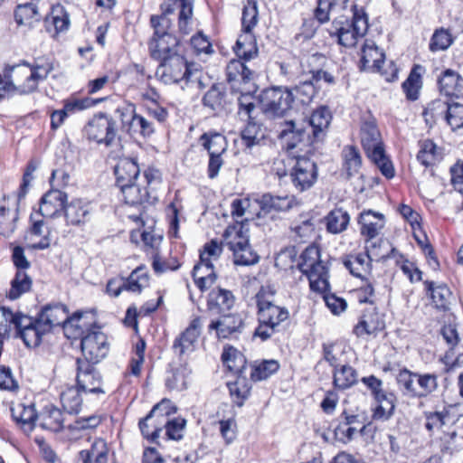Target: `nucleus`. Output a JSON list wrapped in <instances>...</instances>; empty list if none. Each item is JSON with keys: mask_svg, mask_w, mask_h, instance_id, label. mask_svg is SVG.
<instances>
[{"mask_svg": "<svg viewBox=\"0 0 463 463\" xmlns=\"http://www.w3.org/2000/svg\"><path fill=\"white\" fill-rule=\"evenodd\" d=\"M52 70V61L46 58L36 59L31 65L21 63L6 68L5 79L0 75V99L14 93L34 91Z\"/></svg>", "mask_w": 463, "mask_h": 463, "instance_id": "1", "label": "nucleus"}, {"mask_svg": "<svg viewBox=\"0 0 463 463\" xmlns=\"http://www.w3.org/2000/svg\"><path fill=\"white\" fill-rule=\"evenodd\" d=\"M161 14L151 16V24L154 27V37L150 43L152 56L161 61L156 69V76L165 83H171L170 61L172 59L171 43L173 41L174 29L171 15L174 10V0H165L160 6Z\"/></svg>", "mask_w": 463, "mask_h": 463, "instance_id": "2", "label": "nucleus"}, {"mask_svg": "<svg viewBox=\"0 0 463 463\" xmlns=\"http://www.w3.org/2000/svg\"><path fill=\"white\" fill-rule=\"evenodd\" d=\"M276 290L269 286H262L255 295L258 326L253 335L267 341L284 329V323L289 317L288 308L274 303Z\"/></svg>", "mask_w": 463, "mask_h": 463, "instance_id": "3", "label": "nucleus"}, {"mask_svg": "<svg viewBox=\"0 0 463 463\" xmlns=\"http://www.w3.org/2000/svg\"><path fill=\"white\" fill-rule=\"evenodd\" d=\"M68 201V194L61 189H51L46 192L39 202L38 210L33 209L29 217L30 233L34 236H41V240L33 245L35 250H45L51 245V232L48 230L43 233V228L45 225L44 219H54L60 217L64 211Z\"/></svg>", "mask_w": 463, "mask_h": 463, "instance_id": "4", "label": "nucleus"}, {"mask_svg": "<svg viewBox=\"0 0 463 463\" xmlns=\"http://www.w3.org/2000/svg\"><path fill=\"white\" fill-rule=\"evenodd\" d=\"M137 228L129 233L131 243L139 248L147 258L152 260V268L156 273H163L167 269V263L161 257L163 235L155 228L156 220L152 215L144 224L134 223Z\"/></svg>", "mask_w": 463, "mask_h": 463, "instance_id": "5", "label": "nucleus"}, {"mask_svg": "<svg viewBox=\"0 0 463 463\" xmlns=\"http://www.w3.org/2000/svg\"><path fill=\"white\" fill-rule=\"evenodd\" d=\"M0 311L5 320L14 325L15 337L20 338L29 348L39 346L43 337L49 333L37 315L31 317L20 311L13 312L5 306H0Z\"/></svg>", "mask_w": 463, "mask_h": 463, "instance_id": "6", "label": "nucleus"}, {"mask_svg": "<svg viewBox=\"0 0 463 463\" xmlns=\"http://www.w3.org/2000/svg\"><path fill=\"white\" fill-rule=\"evenodd\" d=\"M367 30V14L354 5L353 18L351 20L346 16L335 18L328 29V33L332 38L336 39L338 44L351 48L356 44L359 38L365 35Z\"/></svg>", "mask_w": 463, "mask_h": 463, "instance_id": "7", "label": "nucleus"}, {"mask_svg": "<svg viewBox=\"0 0 463 463\" xmlns=\"http://www.w3.org/2000/svg\"><path fill=\"white\" fill-rule=\"evenodd\" d=\"M297 268L308 279L311 290L325 293L329 289L328 268L321 260L318 247H307L299 256Z\"/></svg>", "mask_w": 463, "mask_h": 463, "instance_id": "8", "label": "nucleus"}, {"mask_svg": "<svg viewBox=\"0 0 463 463\" xmlns=\"http://www.w3.org/2000/svg\"><path fill=\"white\" fill-rule=\"evenodd\" d=\"M123 202L128 206L125 210V218L133 222L144 224L149 221L150 207L146 204L150 197L148 188L140 186L136 182L124 187H119Z\"/></svg>", "mask_w": 463, "mask_h": 463, "instance_id": "9", "label": "nucleus"}, {"mask_svg": "<svg viewBox=\"0 0 463 463\" xmlns=\"http://www.w3.org/2000/svg\"><path fill=\"white\" fill-rule=\"evenodd\" d=\"M260 110L268 118H282L294 109L289 88L273 86L263 90L259 95Z\"/></svg>", "mask_w": 463, "mask_h": 463, "instance_id": "10", "label": "nucleus"}, {"mask_svg": "<svg viewBox=\"0 0 463 463\" xmlns=\"http://www.w3.org/2000/svg\"><path fill=\"white\" fill-rule=\"evenodd\" d=\"M229 249L233 253L234 264L250 266L259 261L258 254L251 249L249 243V236L241 225L228 227L224 232Z\"/></svg>", "mask_w": 463, "mask_h": 463, "instance_id": "11", "label": "nucleus"}, {"mask_svg": "<svg viewBox=\"0 0 463 463\" xmlns=\"http://www.w3.org/2000/svg\"><path fill=\"white\" fill-rule=\"evenodd\" d=\"M97 364L87 360L76 359L75 384L83 391L96 396L105 395L104 381L99 371L95 367Z\"/></svg>", "mask_w": 463, "mask_h": 463, "instance_id": "12", "label": "nucleus"}, {"mask_svg": "<svg viewBox=\"0 0 463 463\" xmlns=\"http://www.w3.org/2000/svg\"><path fill=\"white\" fill-rule=\"evenodd\" d=\"M110 348L108 335L102 331V326L85 335L80 340L82 357L90 363L99 364L109 354Z\"/></svg>", "mask_w": 463, "mask_h": 463, "instance_id": "13", "label": "nucleus"}, {"mask_svg": "<svg viewBox=\"0 0 463 463\" xmlns=\"http://www.w3.org/2000/svg\"><path fill=\"white\" fill-rule=\"evenodd\" d=\"M101 325L97 321L95 314L89 311L78 310L68 317L64 326V334L69 339L81 340L82 337L96 330Z\"/></svg>", "mask_w": 463, "mask_h": 463, "instance_id": "14", "label": "nucleus"}, {"mask_svg": "<svg viewBox=\"0 0 463 463\" xmlns=\"http://www.w3.org/2000/svg\"><path fill=\"white\" fill-rule=\"evenodd\" d=\"M296 164L290 176L294 186L300 192L311 188L317 182L318 172L317 164L307 156H293Z\"/></svg>", "mask_w": 463, "mask_h": 463, "instance_id": "15", "label": "nucleus"}, {"mask_svg": "<svg viewBox=\"0 0 463 463\" xmlns=\"http://www.w3.org/2000/svg\"><path fill=\"white\" fill-rule=\"evenodd\" d=\"M332 120V114L328 107L320 106L311 114L307 128H310L307 140L310 145L323 143Z\"/></svg>", "mask_w": 463, "mask_h": 463, "instance_id": "16", "label": "nucleus"}, {"mask_svg": "<svg viewBox=\"0 0 463 463\" xmlns=\"http://www.w3.org/2000/svg\"><path fill=\"white\" fill-rule=\"evenodd\" d=\"M85 132L89 141L98 144L110 145L117 138L115 124L106 118L90 121L85 128Z\"/></svg>", "mask_w": 463, "mask_h": 463, "instance_id": "17", "label": "nucleus"}, {"mask_svg": "<svg viewBox=\"0 0 463 463\" xmlns=\"http://www.w3.org/2000/svg\"><path fill=\"white\" fill-rule=\"evenodd\" d=\"M38 412L33 402H17L11 407V415L16 426L27 435L35 428Z\"/></svg>", "mask_w": 463, "mask_h": 463, "instance_id": "18", "label": "nucleus"}, {"mask_svg": "<svg viewBox=\"0 0 463 463\" xmlns=\"http://www.w3.org/2000/svg\"><path fill=\"white\" fill-rule=\"evenodd\" d=\"M37 317L49 333L55 326H61L64 330V326L69 317V308L65 304L61 303L47 304L37 313Z\"/></svg>", "mask_w": 463, "mask_h": 463, "instance_id": "19", "label": "nucleus"}, {"mask_svg": "<svg viewBox=\"0 0 463 463\" xmlns=\"http://www.w3.org/2000/svg\"><path fill=\"white\" fill-rule=\"evenodd\" d=\"M358 224L361 235L364 238L365 242H369L371 240H374L383 229L384 216L373 210H364L359 214Z\"/></svg>", "mask_w": 463, "mask_h": 463, "instance_id": "20", "label": "nucleus"}, {"mask_svg": "<svg viewBox=\"0 0 463 463\" xmlns=\"http://www.w3.org/2000/svg\"><path fill=\"white\" fill-rule=\"evenodd\" d=\"M106 417L103 414H91L89 416L79 417L67 427V435L70 439L77 440L84 436L90 435L101 423Z\"/></svg>", "mask_w": 463, "mask_h": 463, "instance_id": "21", "label": "nucleus"}, {"mask_svg": "<svg viewBox=\"0 0 463 463\" xmlns=\"http://www.w3.org/2000/svg\"><path fill=\"white\" fill-rule=\"evenodd\" d=\"M140 174L137 162L128 156L118 157L113 166L116 186L124 187L127 184L136 182Z\"/></svg>", "mask_w": 463, "mask_h": 463, "instance_id": "22", "label": "nucleus"}, {"mask_svg": "<svg viewBox=\"0 0 463 463\" xmlns=\"http://www.w3.org/2000/svg\"><path fill=\"white\" fill-rule=\"evenodd\" d=\"M385 326L384 320L375 307L366 309L354 326L353 333L357 337H364L382 331Z\"/></svg>", "mask_w": 463, "mask_h": 463, "instance_id": "23", "label": "nucleus"}, {"mask_svg": "<svg viewBox=\"0 0 463 463\" xmlns=\"http://www.w3.org/2000/svg\"><path fill=\"white\" fill-rule=\"evenodd\" d=\"M260 206L259 217L273 213H281L290 210L295 204L293 196H277L269 193L263 194L256 200Z\"/></svg>", "mask_w": 463, "mask_h": 463, "instance_id": "24", "label": "nucleus"}, {"mask_svg": "<svg viewBox=\"0 0 463 463\" xmlns=\"http://www.w3.org/2000/svg\"><path fill=\"white\" fill-rule=\"evenodd\" d=\"M244 327V322L239 314H224L217 320H213L209 325V330L216 331L219 338H228L241 333Z\"/></svg>", "mask_w": 463, "mask_h": 463, "instance_id": "25", "label": "nucleus"}, {"mask_svg": "<svg viewBox=\"0 0 463 463\" xmlns=\"http://www.w3.org/2000/svg\"><path fill=\"white\" fill-rule=\"evenodd\" d=\"M233 293L226 288L217 287L213 288L207 298V311L221 315L231 310L235 304Z\"/></svg>", "mask_w": 463, "mask_h": 463, "instance_id": "26", "label": "nucleus"}, {"mask_svg": "<svg viewBox=\"0 0 463 463\" xmlns=\"http://www.w3.org/2000/svg\"><path fill=\"white\" fill-rule=\"evenodd\" d=\"M63 216L67 225L81 226L90 220V203L75 198L66 203Z\"/></svg>", "mask_w": 463, "mask_h": 463, "instance_id": "27", "label": "nucleus"}, {"mask_svg": "<svg viewBox=\"0 0 463 463\" xmlns=\"http://www.w3.org/2000/svg\"><path fill=\"white\" fill-rule=\"evenodd\" d=\"M109 451L106 439L96 437L89 449L79 451L78 459L80 463H108Z\"/></svg>", "mask_w": 463, "mask_h": 463, "instance_id": "28", "label": "nucleus"}, {"mask_svg": "<svg viewBox=\"0 0 463 463\" xmlns=\"http://www.w3.org/2000/svg\"><path fill=\"white\" fill-rule=\"evenodd\" d=\"M241 59L232 60L226 66V80L234 91L240 90L241 83H248L253 79L254 71Z\"/></svg>", "mask_w": 463, "mask_h": 463, "instance_id": "29", "label": "nucleus"}, {"mask_svg": "<svg viewBox=\"0 0 463 463\" xmlns=\"http://www.w3.org/2000/svg\"><path fill=\"white\" fill-rule=\"evenodd\" d=\"M37 422L43 430L58 432L64 427L63 411L48 402L39 411Z\"/></svg>", "mask_w": 463, "mask_h": 463, "instance_id": "30", "label": "nucleus"}, {"mask_svg": "<svg viewBox=\"0 0 463 463\" xmlns=\"http://www.w3.org/2000/svg\"><path fill=\"white\" fill-rule=\"evenodd\" d=\"M440 94L449 99H459L463 97V78L458 72L447 69L438 79Z\"/></svg>", "mask_w": 463, "mask_h": 463, "instance_id": "31", "label": "nucleus"}, {"mask_svg": "<svg viewBox=\"0 0 463 463\" xmlns=\"http://www.w3.org/2000/svg\"><path fill=\"white\" fill-rule=\"evenodd\" d=\"M83 391L75 385H65L61 387L59 400L62 411L68 414L77 415L83 406Z\"/></svg>", "mask_w": 463, "mask_h": 463, "instance_id": "32", "label": "nucleus"}, {"mask_svg": "<svg viewBox=\"0 0 463 463\" xmlns=\"http://www.w3.org/2000/svg\"><path fill=\"white\" fill-rule=\"evenodd\" d=\"M174 413V404L170 399L164 398L155 404L148 412V418L155 416L160 421V426H165L166 439H174V419L171 415Z\"/></svg>", "mask_w": 463, "mask_h": 463, "instance_id": "33", "label": "nucleus"}, {"mask_svg": "<svg viewBox=\"0 0 463 463\" xmlns=\"http://www.w3.org/2000/svg\"><path fill=\"white\" fill-rule=\"evenodd\" d=\"M202 322L199 317H194L181 334L175 347L180 348V356L189 355L195 349L198 337L201 334Z\"/></svg>", "mask_w": 463, "mask_h": 463, "instance_id": "34", "label": "nucleus"}, {"mask_svg": "<svg viewBox=\"0 0 463 463\" xmlns=\"http://www.w3.org/2000/svg\"><path fill=\"white\" fill-rule=\"evenodd\" d=\"M384 59V53L376 46L373 41H364L360 60V69L362 71L372 69L380 71Z\"/></svg>", "mask_w": 463, "mask_h": 463, "instance_id": "35", "label": "nucleus"}, {"mask_svg": "<svg viewBox=\"0 0 463 463\" xmlns=\"http://www.w3.org/2000/svg\"><path fill=\"white\" fill-rule=\"evenodd\" d=\"M177 66L182 71V76L175 77V84L179 85L183 90L194 89L196 84L200 83V65L195 62H188L184 57H179L177 58Z\"/></svg>", "mask_w": 463, "mask_h": 463, "instance_id": "36", "label": "nucleus"}, {"mask_svg": "<svg viewBox=\"0 0 463 463\" xmlns=\"http://www.w3.org/2000/svg\"><path fill=\"white\" fill-rule=\"evenodd\" d=\"M308 131L304 123H297L294 120H286L280 124L279 139L285 145H298L307 138Z\"/></svg>", "mask_w": 463, "mask_h": 463, "instance_id": "37", "label": "nucleus"}, {"mask_svg": "<svg viewBox=\"0 0 463 463\" xmlns=\"http://www.w3.org/2000/svg\"><path fill=\"white\" fill-rule=\"evenodd\" d=\"M146 344L139 337L132 345L130 358L124 373L125 377L134 376L139 378L142 374L143 364L145 363Z\"/></svg>", "mask_w": 463, "mask_h": 463, "instance_id": "38", "label": "nucleus"}, {"mask_svg": "<svg viewBox=\"0 0 463 463\" xmlns=\"http://www.w3.org/2000/svg\"><path fill=\"white\" fill-rule=\"evenodd\" d=\"M214 264L204 263L201 260L194 267L193 278L195 285L202 292L209 289L215 283L217 279Z\"/></svg>", "mask_w": 463, "mask_h": 463, "instance_id": "39", "label": "nucleus"}, {"mask_svg": "<svg viewBox=\"0 0 463 463\" xmlns=\"http://www.w3.org/2000/svg\"><path fill=\"white\" fill-rule=\"evenodd\" d=\"M33 288L32 278L24 270H16L10 281V288L5 292L8 300L14 301L30 292Z\"/></svg>", "mask_w": 463, "mask_h": 463, "instance_id": "40", "label": "nucleus"}, {"mask_svg": "<svg viewBox=\"0 0 463 463\" xmlns=\"http://www.w3.org/2000/svg\"><path fill=\"white\" fill-rule=\"evenodd\" d=\"M293 98L294 109L309 105L317 94V89L312 80H307L299 82L293 88H289Z\"/></svg>", "mask_w": 463, "mask_h": 463, "instance_id": "41", "label": "nucleus"}, {"mask_svg": "<svg viewBox=\"0 0 463 463\" xmlns=\"http://www.w3.org/2000/svg\"><path fill=\"white\" fill-rule=\"evenodd\" d=\"M237 57L243 61H248L258 56V47L251 33H243L239 36L233 46Z\"/></svg>", "mask_w": 463, "mask_h": 463, "instance_id": "42", "label": "nucleus"}, {"mask_svg": "<svg viewBox=\"0 0 463 463\" xmlns=\"http://www.w3.org/2000/svg\"><path fill=\"white\" fill-rule=\"evenodd\" d=\"M126 291L140 294L145 288L149 287L150 275L147 269L144 266L136 268L128 277L125 278Z\"/></svg>", "mask_w": 463, "mask_h": 463, "instance_id": "43", "label": "nucleus"}, {"mask_svg": "<svg viewBox=\"0 0 463 463\" xmlns=\"http://www.w3.org/2000/svg\"><path fill=\"white\" fill-rule=\"evenodd\" d=\"M423 71V66L420 64L413 65L408 78L402 83V90L409 100L414 101L419 99L420 90L422 87L421 74Z\"/></svg>", "mask_w": 463, "mask_h": 463, "instance_id": "44", "label": "nucleus"}, {"mask_svg": "<svg viewBox=\"0 0 463 463\" xmlns=\"http://www.w3.org/2000/svg\"><path fill=\"white\" fill-rule=\"evenodd\" d=\"M425 428L429 432L439 430L443 427L455 423L454 417L450 414L449 407L434 411H425Z\"/></svg>", "mask_w": 463, "mask_h": 463, "instance_id": "45", "label": "nucleus"}, {"mask_svg": "<svg viewBox=\"0 0 463 463\" xmlns=\"http://www.w3.org/2000/svg\"><path fill=\"white\" fill-rule=\"evenodd\" d=\"M227 387L232 402L241 407L249 398L251 390V384L246 375L236 376V380L228 383Z\"/></svg>", "mask_w": 463, "mask_h": 463, "instance_id": "46", "label": "nucleus"}, {"mask_svg": "<svg viewBox=\"0 0 463 463\" xmlns=\"http://www.w3.org/2000/svg\"><path fill=\"white\" fill-rule=\"evenodd\" d=\"M372 260L365 253L350 255L344 259V266L350 273L357 278H364V275L369 273L372 269Z\"/></svg>", "mask_w": 463, "mask_h": 463, "instance_id": "47", "label": "nucleus"}, {"mask_svg": "<svg viewBox=\"0 0 463 463\" xmlns=\"http://www.w3.org/2000/svg\"><path fill=\"white\" fill-rule=\"evenodd\" d=\"M361 145H383L376 119L369 115L364 118L360 130Z\"/></svg>", "mask_w": 463, "mask_h": 463, "instance_id": "48", "label": "nucleus"}, {"mask_svg": "<svg viewBox=\"0 0 463 463\" xmlns=\"http://www.w3.org/2000/svg\"><path fill=\"white\" fill-rule=\"evenodd\" d=\"M343 168L347 178L358 174L362 166V156L357 146H345L342 151Z\"/></svg>", "mask_w": 463, "mask_h": 463, "instance_id": "49", "label": "nucleus"}, {"mask_svg": "<svg viewBox=\"0 0 463 463\" xmlns=\"http://www.w3.org/2000/svg\"><path fill=\"white\" fill-rule=\"evenodd\" d=\"M357 372L348 364L341 365L333 372V383L336 389L346 390L357 383Z\"/></svg>", "mask_w": 463, "mask_h": 463, "instance_id": "50", "label": "nucleus"}, {"mask_svg": "<svg viewBox=\"0 0 463 463\" xmlns=\"http://www.w3.org/2000/svg\"><path fill=\"white\" fill-rule=\"evenodd\" d=\"M326 230L333 234H338L347 229L350 215L342 208L332 210L326 217Z\"/></svg>", "mask_w": 463, "mask_h": 463, "instance_id": "51", "label": "nucleus"}, {"mask_svg": "<svg viewBox=\"0 0 463 463\" xmlns=\"http://www.w3.org/2000/svg\"><path fill=\"white\" fill-rule=\"evenodd\" d=\"M377 406L373 410V418L376 420H389L395 409V396L392 392H383L375 399Z\"/></svg>", "mask_w": 463, "mask_h": 463, "instance_id": "52", "label": "nucleus"}, {"mask_svg": "<svg viewBox=\"0 0 463 463\" xmlns=\"http://www.w3.org/2000/svg\"><path fill=\"white\" fill-rule=\"evenodd\" d=\"M222 359L228 369L237 376L245 375L247 361L245 356L233 347L224 349Z\"/></svg>", "mask_w": 463, "mask_h": 463, "instance_id": "53", "label": "nucleus"}, {"mask_svg": "<svg viewBox=\"0 0 463 463\" xmlns=\"http://www.w3.org/2000/svg\"><path fill=\"white\" fill-rule=\"evenodd\" d=\"M384 146H373L372 149H368V156L379 168L381 173L388 179L394 176V168L392 161L386 156L383 149Z\"/></svg>", "mask_w": 463, "mask_h": 463, "instance_id": "54", "label": "nucleus"}, {"mask_svg": "<svg viewBox=\"0 0 463 463\" xmlns=\"http://www.w3.org/2000/svg\"><path fill=\"white\" fill-rule=\"evenodd\" d=\"M226 93L221 84H213L204 94L203 103L215 112H220L225 107Z\"/></svg>", "mask_w": 463, "mask_h": 463, "instance_id": "55", "label": "nucleus"}, {"mask_svg": "<svg viewBox=\"0 0 463 463\" xmlns=\"http://www.w3.org/2000/svg\"><path fill=\"white\" fill-rule=\"evenodd\" d=\"M160 421L157 420L154 415L148 418V414L140 419L138 421V427L144 439L151 443L158 444V438L160 432L165 429V426H160Z\"/></svg>", "mask_w": 463, "mask_h": 463, "instance_id": "56", "label": "nucleus"}, {"mask_svg": "<svg viewBox=\"0 0 463 463\" xmlns=\"http://www.w3.org/2000/svg\"><path fill=\"white\" fill-rule=\"evenodd\" d=\"M449 102V99H437L429 103L423 111L426 123L431 125L439 119L446 120Z\"/></svg>", "mask_w": 463, "mask_h": 463, "instance_id": "57", "label": "nucleus"}, {"mask_svg": "<svg viewBox=\"0 0 463 463\" xmlns=\"http://www.w3.org/2000/svg\"><path fill=\"white\" fill-rule=\"evenodd\" d=\"M426 288L430 292L432 302L439 309H447L451 292L445 284L435 285L433 281H425Z\"/></svg>", "mask_w": 463, "mask_h": 463, "instance_id": "58", "label": "nucleus"}, {"mask_svg": "<svg viewBox=\"0 0 463 463\" xmlns=\"http://www.w3.org/2000/svg\"><path fill=\"white\" fill-rule=\"evenodd\" d=\"M279 363L275 359L256 362L251 366L250 379L254 382L267 380L279 369Z\"/></svg>", "mask_w": 463, "mask_h": 463, "instance_id": "59", "label": "nucleus"}, {"mask_svg": "<svg viewBox=\"0 0 463 463\" xmlns=\"http://www.w3.org/2000/svg\"><path fill=\"white\" fill-rule=\"evenodd\" d=\"M419 373H413L406 368L401 370L397 375V384L403 392L404 395H407L411 398H417L418 379Z\"/></svg>", "mask_w": 463, "mask_h": 463, "instance_id": "60", "label": "nucleus"}, {"mask_svg": "<svg viewBox=\"0 0 463 463\" xmlns=\"http://www.w3.org/2000/svg\"><path fill=\"white\" fill-rule=\"evenodd\" d=\"M441 441L443 452L453 454L463 449V428L454 427L449 431H444Z\"/></svg>", "mask_w": 463, "mask_h": 463, "instance_id": "61", "label": "nucleus"}, {"mask_svg": "<svg viewBox=\"0 0 463 463\" xmlns=\"http://www.w3.org/2000/svg\"><path fill=\"white\" fill-rule=\"evenodd\" d=\"M194 0H175L179 3L178 28L179 32L184 35L192 31L193 8Z\"/></svg>", "mask_w": 463, "mask_h": 463, "instance_id": "62", "label": "nucleus"}, {"mask_svg": "<svg viewBox=\"0 0 463 463\" xmlns=\"http://www.w3.org/2000/svg\"><path fill=\"white\" fill-rule=\"evenodd\" d=\"M222 251V242L216 239L212 240L203 245V250L200 251V260L204 263L207 262L216 266Z\"/></svg>", "mask_w": 463, "mask_h": 463, "instance_id": "63", "label": "nucleus"}, {"mask_svg": "<svg viewBox=\"0 0 463 463\" xmlns=\"http://www.w3.org/2000/svg\"><path fill=\"white\" fill-rule=\"evenodd\" d=\"M443 146H422L417 154V160L425 167L440 162L443 158Z\"/></svg>", "mask_w": 463, "mask_h": 463, "instance_id": "64", "label": "nucleus"}]
</instances>
